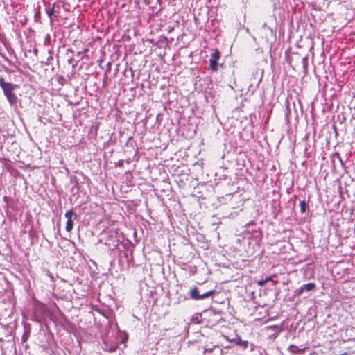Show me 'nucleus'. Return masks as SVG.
Returning <instances> with one entry per match:
<instances>
[{
    "mask_svg": "<svg viewBox=\"0 0 355 355\" xmlns=\"http://www.w3.org/2000/svg\"><path fill=\"white\" fill-rule=\"evenodd\" d=\"M233 341L236 345L240 346L243 349H246L248 346V342L246 340H242L240 337L236 338Z\"/></svg>",
    "mask_w": 355,
    "mask_h": 355,
    "instance_id": "39448f33",
    "label": "nucleus"
},
{
    "mask_svg": "<svg viewBox=\"0 0 355 355\" xmlns=\"http://www.w3.org/2000/svg\"><path fill=\"white\" fill-rule=\"evenodd\" d=\"M253 223H247L245 225L243 226V228H245V231L248 230V228L250 227V225H252Z\"/></svg>",
    "mask_w": 355,
    "mask_h": 355,
    "instance_id": "f8f14e48",
    "label": "nucleus"
},
{
    "mask_svg": "<svg viewBox=\"0 0 355 355\" xmlns=\"http://www.w3.org/2000/svg\"><path fill=\"white\" fill-rule=\"evenodd\" d=\"M32 230H33V226H31L30 230H29V234L31 236H33V233L32 232Z\"/></svg>",
    "mask_w": 355,
    "mask_h": 355,
    "instance_id": "4468645a",
    "label": "nucleus"
},
{
    "mask_svg": "<svg viewBox=\"0 0 355 355\" xmlns=\"http://www.w3.org/2000/svg\"><path fill=\"white\" fill-rule=\"evenodd\" d=\"M215 292L216 291L214 290H211V291L205 292L202 294H199L198 288L197 287H193L190 290L189 294H190V297L192 299L198 300H202L205 298H207L210 296H212Z\"/></svg>",
    "mask_w": 355,
    "mask_h": 355,
    "instance_id": "f03ea898",
    "label": "nucleus"
},
{
    "mask_svg": "<svg viewBox=\"0 0 355 355\" xmlns=\"http://www.w3.org/2000/svg\"><path fill=\"white\" fill-rule=\"evenodd\" d=\"M103 233H105H105H107V231H106L105 229H103Z\"/></svg>",
    "mask_w": 355,
    "mask_h": 355,
    "instance_id": "dca6fc26",
    "label": "nucleus"
},
{
    "mask_svg": "<svg viewBox=\"0 0 355 355\" xmlns=\"http://www.w3.org/2000/svg\"><path fill=\"white\" fill-rule=\"evenodd\" d=\"M289 350L293 353H296L298 351V347L295 345H290Z\"/></svg>",
    "mask_w": 355,
    "mask_h": 355,
    "instance_id": "1a4fd4ad",
    "label": "nucleus"
},
{
    "mask_svg": "<svg viewBox=\"0 0 355 355\" xmlns=\"http://www.w3.org/2000/svg\"><path fill=\"white\" fill-rule=\"evenodd\" d=\"M316 285L315 283H308L303 284L295 291V295H301L304 292H310L315 290Z\"/></svg>",
    "mask_w": 355,
    "mask_h": 355,
    "instance_id": "20e7f679",
    "label": "nucleus"
},
{
    "mask_svg": "<svg viewBox=\"0 0 355 355\" xmlns=\"http://www.w3.org/2000/svg\"><path fill=\"white\" fill-rule=\"evenodd\" d=\"M65 216L67 219V222H73V220H76L77 218L76 214L73 211V210L67 211Z\"/></svg>",
    "mask_w": 355,
    "mask_h": 355,
    "instance_id": "423d86ee",
    "label": "nucleus"
},
{
    "mask_svg": "<svg viewBox=\"0 0 355 355\" xmlns=\"http://www.w3.org/2000/svg\"><path fill=\"white\" fill-rule=\"evenodd\" d=\"M272 280L271 277H267L265 279L259 280L257 284L259 286H263L265 285V284L269 281Z\"/></svg>",
    "mask_w": 355,
    "mask_h": 355,
    "instance_id": "6e6552de",
    "label": "nucleus"
},
{
    "mask_svg": "<svg viewBox=\"0 0 355 355\" xmlns=\"http://www.w3.org/2000/svg\"><path fill=\"white\" fill-rule=\"evenodd\" d=\"M0 87L10 106H15L18 102V97L14 91L18 87V85L6 82L3 77H0Z\"/></svg>",
    "mask_w": 355,
    "mask_h": 355,
    "instance_id": "f257e3e1",
    "label": "nucleus"
},
{
    "mask_svg": "<svg viewBox=\"0 0 355 355\" xmlns=\"http://www.w3.org/2000/svg\"><path fill=\"white\" fill-rule=\"evenodd\" d=\"M220 58V52L216 49L211 55L209 60V67L211 71H216L218 70V60Z\"/></svg>",
    "mask_w": 355,
    "mask_h": 355,
    "instance_id": "7ed1b4c3",
    "label": "nucleus"
},
{
    "mask_svg": "<svg viewBox=\"0 0 355 355\" xmlns=\"http://www.w3.org/2000/svg\"><path fill=\"white\" fill-rule=\"evenodd\" d=\"M48 16L51 17L54 14V7L53 6L51 9L47 10L46 11Z\"/></svg>",
    "mask_w": 355,
    "mask_h": 355,
    "instance_id": "9b49d317",
    "label": "nucleus"
},
{
    "mask_svg": "<svg viewBox=\"0 0 355 355\" xmlns=\"http://www.w3.org/2000/svg\"><path fill=\"white\" fill-rule=\"evenodd\" d=\"M73 227V223H66L65 229L67 232H70Z\"/></svg>",
    "mask_w": 355,
    "mask_h": 355,
    "instance_id": "9d476101",
    "label": "nucleus"
},
{
    "mask_svg": "<svg viewBox=\"0 0 355 355\" xmlns=\"http://www.w3.org/2000/svg\"><path fill=\"white\" fill-rule=\"evenodd\" d=\"M300 209L301 214H306L309 211V205L305 200H302L300 202Z\"/></svg>",
    "mask_w": 355,
    "mask_h": 355,
    "instance_id": "0eeeda50",
    "label": "nucleus"
},
{
    "mask_svg": "<svg viewBox=\"0 0 355 355\" xmlns=\"http://www.w3.org/2000/svg\"><path fill=\"white\" fill-rule=\"evenodd\" d=\"M173 30V27H169L168 28V32H171Z\"/></svg>",
    "mask_w": 355,
    "mask_h": 355,
    "instance_id": "2eb2a0df",
    "label": "nucleus"
},
{
    "mask_svg": "<svg viewBox=\"0 0 355 355\" xmlns=\"http://www.w3.org/2000/svg\"><path fill=\"white\" fill-rule=\"evenodd\" d=\"M272 202H273V205H274L275 206L279 207V202L278 201H277V200H272Z\"/></svg>",
    "mask_w": 355,
    "mask_h": 355,
    "instance_id": "ddd939ff",
    "label": "nucleus"
}]
</instances>
